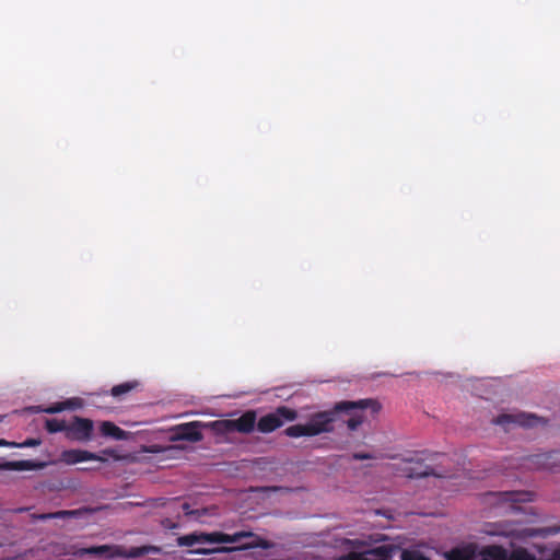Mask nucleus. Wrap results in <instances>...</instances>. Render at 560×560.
Instances as JSON below:
<instances>
[{
  "mask_svg": "<svg viewBox=\"0 0 560 560\" xmlns=\"http://www.w3.org/2000/svg\"><path fill=\"white\" fill-rule=\"evenodd\" d=\"M68 428L69 424L65 420L52 418L45 421V429L49 433L65 432L68 436Z\"/></svg>",
  "mask_w": 560,
  "mask_h": 560,
  "instance_id": "16",
  "label": "nucleus"
},
{
  "mask_svg": "<svg viewBox=\"0 0 560 560\" xmlns=\"http://www.w3.org/2000/svg\"><path fill=\"white\" fill-rule=\"evenodd\" d=\"M202 427L199 421H191L187 423H182L172 429L171 441H188V442H200L203 439V435L200 431Z\"/></svg>",
  "mask_w": 560,
  "mask_h": 560,
  "instance_id": "6",
  "label": "nucleus"
},
{
  "mask_svg": "<svg viewBox=\"0 0 560 560\" xmlns=\"http://www.w3.org/2000/svg\"><path fill=\"white\" fill-rule=\"evenodd\" d=\"M40 443H42V441L39 439H26L22 443L13 444V446L14 447H21V448H24V447H35V446L40 445Z\"/></svg>",
  "mask_w": 560,
  "mask_h": 560,
  "instance_id": "21",
  "label": "nucleus"
},
{
  "mask_svg": "<svg viewBox=\"0 0 560 560\" xmlns=\"http://www.w3.org/2000/svg\"><path fill=\"white\" fill-rule=\"evenodd\" d=\"M101 434L115 440L126 439V432L110 421H103L100 425Z\"/></svg>",
  "mask_w": 560,
  "mask_h": 560,
  "instance_id": "15",
  "label": "nucleus"
},
{
  "mask_svg": "<svg viewBox=\"0 0 560 560\" xmlns=\"http://www.w3.org/2000/svg\"><path fill=\"white\" fill-rule=\"evenodd\" d=\"M447 560H476V548L474 545L453 548L446 553Z\"/></svg>",
  "mask_w": 560,
  "mask_h": 560,
  "instance_id": "13",
  "label": "nucleus"
},
{
  "mask_svg": "<svg viewBox=\"0 0 560 560\" xmlns=\"http://www.w3.org/2000/svg\"><path fill=\"white\" fill-rule=\"evenodd\" d=\"M182 509H183V511L185 512V514H186V515H189V514H192V513H194V512L190 510V505H189V503H187V502L183 503Z\"/></svg>",
  "mask_w": 560,
  "mask_h": 560,
  "instance_id": "26",
  "label": "nucleus"
},
{
  "mask_svg": "<svg viewBox=\"0 0 560 560\" xmlns=\"http://www.w3.org/2000/svg\"><path fill=\"white\" fill-rule=\"evenodd\" d=\"M14 443H10L5 440H0V446H13Z\"/></svg>",
  "mask_w": 560,
  "mask_h": 560,
  "instance_id": "27",
  "label": "nucleus"
},
{
  "mask_svg": "<svg viewBox=\"0 0 560 560\" xmlns=\"http://www.w3.org/2000/svg\"><path fill=\"white\" fill-rule=\"evenodd\" d=\"M352 458L355 460L373 459L375 458L371 453L357 452L352 454Z\"/></svg>",
  "mask_w": 560,
  "mask_h": 560,
  "instance_id": "23",
  "label": "nucleus"
},
{
  "mask_svg": "<svg viewBox=\"0 0 560 560\" xmlns=\"http://www.w3.org/2000/svg\"><path fill=\"white\" fill-rule=\"evenodd\" d=\"M138 385H139V383L137 381L125 382V383L113 386L110 389V394L114 397H121L122 395L128 394L131 390H133L135 388H137Z\"/></svg>",
  "mask_w": 560,
  "mask_h": 560,
  "instance_id": "17",
  "label": "nucleus"
},
{
  "mask_svg": "<svg viewBox=\"0 0 560 560\" xmlns=\"http://www.w3.org/2000/svg\"><path fill=\"white\" fill-rule=\"evenodd\" d=\"M560 453L550 452L544 454H536L529 456L527 460L528 467L534 468H544V469H555L557 464L559 463Z\"/></svg>",
  "mask_w": 560,
  "mask_h": 560,
  "instance_id": "9",
  "label": "nucleus"
},
{
  "mask_svg": "<svg viewBox=\"0 0 560 560\" xmlns=\"http://www.w3.org/2000/svg\"><path fill=\"white\" fill-rule=\"evenodd\" d=\"M44 463H37L34 460H13V462H5L0 465V469L3 470H35L44 468Z\"/></svg>",
  "mask_w": 560,
  "mask_h": 560,
  "instance_id": "12",
  "label": "nucleus"
},
{
  "mask_svg": "<svg viewBox=\"0 0 560 560\" xmlns=\"http://www.w3.org/2000/svg\"><path fill=\"white\" fill-rule=\"evenodd\" d=\"M401 560H430L417 551H401Z\"/></svg>",
  "mask_w": 560,
  "mask_h": 560,
  "instance_id": "20",
  "label": "nucleus"
},
{
  "mask_svg": "<svg viewBox=\"0 0 560 560\" xmlns=\"http://www.w3.org/2000/svg\"><path fill=\"white\" fill-rule=\"evenodd\" d=\"M74 512L72 511H58L55 513L43 515L42 518H57V517H66L72 515Z\"/></svg>",
  "mask_w": 560,
  "mask_h": 560,
  "instance_id": "22",
  "label": "nucleus"
},
{
  "mask_svg": "<svg viewBox=\"0 0 560 560\" xmlns=\"http://www.w3.org/2000/svg\"><path fill=\"white\" fill-rule=\"evenodd\" d=\"M381 408V404L372 398L359 399L357 401H338L329 410L313 413L306 423L288 427L284 430V434L289 438H301L331 433L335 431V422L338 420L340 412L350 416L345 423L350 431H355L365 420L362 415L363 410L371 409L373 413H377Z\"/></svg>",
  "mask_w": 560,
  "mask_h": 560,
  "instance_id": "1",
  "label": "nucleus"
},
{
  "mask_svg": "<svg viewBox=\"0 0 560 560\" xmlns=\"http://www.w3.org/2000/svg\"><path fill=\"white\" fill-rule=\"evenodd\" d=\"M494 553H498L501 558L505 557L504 551L501 548H492V550L488 551V555L493 558L495 557Z\"/></svg>",
  "mask_w": 560,
  "mask_h": 560,
  "instance_id": "25",
  "label": "nucleus"
},
{
  "mask_svg": "<svg viewBox=\"0 0 560 560\" xmlns=\"http://www.w3.org/2000/svg\"><path fill=\"white\" fill-rule=\"evenodd\" d=\"M298 411L287 406H279L259 420L256 419L257 430L261 433H271L281 428L285 422L296 420Z\"/></svg>",
  "mask_w": 560,
  "mask_h": 560,
  "instance_id": "5",
  "label": "nucleus"
},
{
  "mask_svg": "<svg viewBox=\"0 0 560 560\" xmlns=\"http://www.w3.org/2000/svg\"><path fill=\"white\" fill-rule=\"evenodd\" d=\"M539 421V418L532 413H502L492 420V423L497 425H501L505 431L510 429L511 424H517L524 428H532L536 425Z\"/></svg>",
  "mask_w": 560,
  "mask_h": 560,
  "instance_id": "7",
  "label": "nucleus"
},
{
  "mask_svg": "<svg viewBox=\"0 0 560 560\" xmlns=\"http://www.w3.org/2000/svg\"><path fill=\"white\" fill-rule=\"evenodd\" d=\"M60 459L67 465H74L86 460H104L97 454L85 450H66L61 453Z\"/></svg>",
  "mask_w": 560,
  "mask_h": 560,
  "instance_id": "10",
  "label": "nucleus"
},
{
  "mask_svg": "<svg viewBox=\"0 0 560 560\" xmlns=\"http://www.w3.org/2000/svg\"><path fill=\"white\" fill-rule=\"evenodd\" d=\"M85 553L93 556H106L108 558L136 559L149 553H156L160 548L155 546H140L126 548L122 546L101 545L86 548Z\"/></svg>",
  "mask_w": 560,
  "mask_h": 560,
  "instance_id": "3",
  "label": "nucleus"
},
{
  "mask_svg": "<svg viewBox=\"0 0 560 560\" xmlns=\"http://www.w3.org/2000/svg\"><path fill=\"white\" fill-rule=\"evenodd\" d=\"M256 423V411L247 410L237 419L213 421L211 428L217 434H228L232 432L248 434L255 430V427L257 428Z\"/></svg>",
  "mask_w": 560,
  "mask_h": 560,
  "instance_id": "4",
  "label": "nucleus"
},
{
  "mask_svg": "<svg viewBox=\"0 0 560 560\" xmlns=\"http://www.w3.org/2000/svg\"><path fill=\"white\" fill-rule=\"evenodd\" d=\"M68 408H70V401H63V402H57V404L46 408L44 411L47 413H57V412H61Z\"/></svg>",
  "mask_w": 560,
  "mask_h": 560,
  "instance_id": "19",
  "label": "nucleus"
},
{
  "mask_svg": "<svg viewBox=\"0 0 560 560\" xmlns=\"http://www.w3.org/2000/svg\"><path fill=\"white\" fill-rule=\"evenodd\" d=\"M399 548L394 545H381L363 553H360L361 560H392Z\"/></svg>",
  "mask_w": 560,
  "mask_h": 560,
  "instance_id": "11",
  "label": "nucleus"
},
{
  "mask_svg": "<svg viewBox=\"0 0 560 560\" xmlns=\"http://www.w3.org/2000/svg\"><path fill=\"white\" fill-rule=\"evenodd\" d=\"M492 495L498 497L501 501L504 502H528L532 501V493L525 491H505L493 493Z\"/></svg>",
  "mask_w": 560,
  "mask_h": 560,
  "instance_id": "14",
  "label": "nucleus"
},
{
  "mask_svg": "<svg viewBox=\"0 0 560 560\" xmlns=\"http://www.w3.org/2000/svg\"><path fill=\"white\" fill-rule=\"evenodd\" d=\"M94 423L91 419L73 417V421L69 424L67 439L72 441L86 442L92 439Z\"/></svg>",
  "mask_w": 560,
  "mask_h": 560,
  "instance_id": "8",
  "label": "nucleus"
},
{
  "mask_svg": "<svg viewBox=\"0 0 560 560\" xmlns=\"http://www.w3.org/2000/svg\"><path fill=\"white\" fill-rule=\"evenodd\" d=\"M336 560H361V557H360V553L350 552L348 555L337 558Z\"/></svg>",
  "mask_w": 560,
  "mask_h": 560,
  "instance_id": "24",
  "label": "nucleus"
},
{
  "mask_svg": "<svg viewBox=\"0 0 560 560\" xmlns=\"http://www.w3.org/2000/svg\"><path fill=\"white\" fill-rule=\"evenodd\" d=\"M176 544L178 547H194L195 545L206 544H240L238 546L235 547H198L188 550V553L191 555L226 553L236 550H247L264 546L262 544H260V539L257 538L254 533L246 530L237 532L234 534H225L222 532H194L177 537Z\"/></svg>",
  "mask_w": 560,
  "mask_h": 560,
  "instance_id": "2",
  "label": "nucleus"
},
{
  "mask_svg": "<svg viewBox=\"0 0 560 560\" xmlns=\"http://www.w3.org/2000/svg\"><path fill=\"white\" fill-rule=\"evenodd\" d=\"M429 476L443 477V475L436 474L433 468L422 465H420L419 468H410L408 471L409 478H422Z\"/></svg>",
  "mask_w": 560,
  "mask_h": 560,
  "instance_id": "18",
  "label": "nucleus"
}]
</instances>
